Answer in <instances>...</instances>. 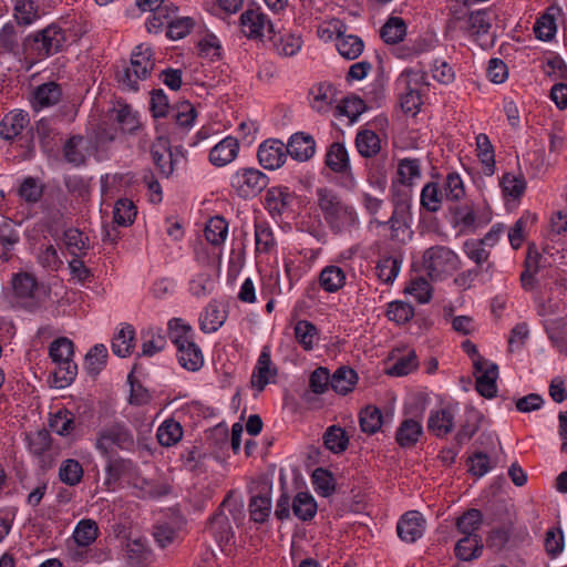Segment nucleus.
<instances>
[{"label": "nucleus", "mask_w": 567, "mask_h": 567, "mask_svg": "<svg viewBox=\"0 0 567 567\" xmlns=\"http://www.w3.org/2000/svg\"><path fill=\"white\" fill-rule=\"evenodd\" d=\"M96 451L107 460L106 473L118 478L121 472L132 465V462L115 457L117 451L134 452L136 442L132 430L123 422H114L102 427L95 439Z\"/></svg>", "instance_id": "obj_1"}, {"label": "nucleus", "mask_w": 567, "mask_h": 567, "mask_svg": "<svg viewBox=\"0 0 567 567\" xmlns=\"http://www.w3.org/2000/svg\"><path fill=\"white\" fill-rule=\"evenodd\" d=\"M101 109H91L89 115V130L92 132L96 144H105L114 141L117 127L127 133L140 127L137 112L133 109H110L102 117Z\"/></svg>", "instance_id": "obj_2"}, {"label": "nucleus", "mask_w": 567, "mask_h": 567, "mask_svg": "<svg viewBox=\"0 0 567 567\" xmlns=\"http://www.w3.org/2000/svg\"><path fill=\"white\" fill-rule=\"evenodd\" d=\"M317 204L333 234H341L358 224L354 208L342 200L331 188L319 187L316 190Z\"/></svg>", "instance_id": "obj_3"}, {"label": "nucleus", "mask_w": 567, "mask_h": 567, "mask_svg": "<svg viewBox=\"0 0 567 567\" xmlns=\"http://www.w3.org/2000/svg\"><path fill=\"white\" fill-rule=\"evenodd\" d=\"M74 343L65 337L53 340L49 347V357L55 363L53 383L55 388L69 386L78 375V364L73 361Z\"/></svg>", "instance_id": "obj_4"}, {"label": "nucleus", "mask_w": 567, "mask_h": 567, "mask_svg": "<svg viewBox=\"0 0 567 567\" xmlns=\"http://www.w3.org/2000/svg\"><path fill=\"white\" fill-rule=\"evenodd\" d=\"M155 61L152 49L140 44L132 53L131 63L117 73L118 82L130 91H137V81L145 80L153 71Z\"/></svg>", "instance_id": "obj_5"}, {"label": "nucleus", "mask_w": 567, "mask_h": 567, "mask_svg": "<svg viewBox=\"0 0 567 567\" xmlns=\"http://www.w3.org/2000/svg\"><path fill=\"white\" fill-rule=\"evenodd\" d=\"M423 267L432 280H442L460 266L458 256L446 246H433L423 254Z\"/></svg>", "instance_id": "obj_6"}, {"label": "nucleus", "mask_w": 567, "mask_h": 567, "mask_svg": "<svg viewBox=\"0 0 567 567\" xmlns=\"http://www.w3.org/2000/svg\"><path fill=\"white\" fill-rule=\"evenodd\" d=\"M65 41L64 30L60 25L51 23L35 33L29 34L23 44L25 48H31L38 56L45 58L61 52Z\"/></svg>", "instance_id": "obj_7"}, {"label": "nucleus", "mask_w": 567, "mask_h": 567, "mask_svg": "<svg viewBox=\"0 0 567 567\" xmlns=\"http://www.w3.org/2000/svg\"><path fill=\"white\" fill-rule=\"evenodd\" d=\"M453 28L460 29L468 35H481L491 29L489 14L487 11L478 10L468 12L465 3H455L451 7Z\"/></svg>", "instance_id": "obj_8"}, {"label": "nucleus", "mask_w": 567, "mask_h": 567, "mask_svg": "<svg viewBox=\"0 0 567 567\" xmlns=\"http://www.w3.org/2000/svg\"><path fill=\"white\" fill-rule=\"evenodd\" d=\"M268 183V176L255 167L238 168L230 177L233 190L245 199L257 196Z\"/></svg>", "instance_id": "obj_9"}, {"label": "nucleus", "mask_w": 567, "mask_h": 567, "mask_svg": "<svg viewBox=\"0 0 567 567\" xmlns=\"http://www.w3.org/2000/svg\"><path fill=\"white\" fill-rule=\"evenodd\" d=\"M243 504L227 496L219 506L214 516L209 519L208 528L218 543H229L234 538V532L229 517L224 513L228 508L234 520L237 522L241 516Z\"/></svg>", "instance_id": "obj_10"}, {"label": "nucleus", "mask_w": 567, "mask_h": 567, "mask_svg": "<svg viewBox=\"0 0 567 567\" xmlns=\"http://www.w3.org/2000/svg\"><path fill=\"white\" fill-rule=\"evenodd\" d=\"M393 212L389 220H375L379 226H389L391 238L396 241H404L411 221V203L408 193L398 194L393 198Z\"/></svg>", "instance_id": "obj_11"}, {"label": "nucleus", "mask_w": 567, "mask_h": 567, "mask_svg": "<svg viewBox=\"0 0 567 567\" xmlns=\"http://www.w3.org/2000/svg\"><path fill=\"white\" fill-rule=\"evenodd\" d=\"M395 89L400 106H422L426 102L424 94L429 89L419 73L403 72L395 82Z\"/></svg>", "instance_id": "obj_12"}, {"label": "nucleus", "mask_w": 567, "mask_h": 567, "mask_svg": "<svg viewBox=\"0 0 567 567\" xmlns=\"http://www.w3.org/2000/svg\"><path fill=\"white\" fill-rule=\"evenodd\" d=\"M251 494L249 502L250 518L256 523H264L271 513V483L267 478H259L251 482L249 486Z\"/></svg>", "instance_id": "obj_13"}, {"label": "nucleus", "mask_w": 567, "mask_h": 567, "mask_svg": "<svg viewBox=\"0 0 567 567\" xmlns=\"http://www.w3.org/2000/svg\"><path fill=\"white\" fill-rule=\"evenodd\" d=\"M309 95L312 97V102L322 106H367L364 101L355 94L339 97L337 89L328 82L313 85L309 91Z\"/></svg>", "instance_id": "obj_14"}, {"label": "nucleus", "mask_w": 567, "mask_h": 567, "mask_svg": "<svg viewBox=\"0 0 567 567\" xmlns=\"http://www.w3.org/2000/svg\"><path fill=\"white\" fill-rule=\"evenodd\" d=\"M473 368L476 378V391L486 399L495 398L497 394L498 365L478 357L473 361Z\"/></svg>", "instance_id": "obj_15"}, {"label": "nucleus", "mask_w": 567, "mask_h": 567, "mask_svg": "<svg viewBox=\"0 0 567 567\" xmlns=\"http://www.w3.org/2000/svg\"><path fill=\"white\" fill-rule=\"evenodd\" d=\"M241 32L248 39H260L268 33L269 38L274 34V27L266 16L257 9H247L240 16Z\"/></svg>", "instance_id": "obj_16"}, {"label": "nucleus", "mask_w": 567, "mask_h": 567, "mask_svg": "<svg viewBox=\"0 0 567 567\" xmlns=\"http://www.w3.org/2000/svg\"><path fill=\"white\" fill-rule=\"evenodd\" d=\"M333 31L336 32V48L341 56L347 60H355L364 49L361 38L353 34H347V27L339 20L331 21Z\"/></svg>", "instance_id": "obj_17"}, {"label": "nucleus", "mask_w": 567, "mask_h": 567, "mask_svg": "<svg viewBox=\"0 0 567 567\" xmlns=\"http://www.w3.org/2000/svg\"><path fill=\"white\" fill-rule=\"evenodd\" d=\"M425 520L417 511L404 513L396 524L398 536L405 543H414L422 537Z\"/></svg>", "instance_id": "obj_18"}, {"label": "nucleus", "mask_w": 567, "mask_h": 567, "mask_svg": "<svg viewBox=\"0 0 567 567\" xmlns=\"http://www.w3.org/2000/svg\"><path fill=\"white\" fill-rule=\"evenodd\" d=\"M316 153V141L312 135L305 132H298L290 136L286 144V155L298 162H307Z\"/></svg>", "instance_id": "obj_19"}, {"label": "nucleus", "mask_w": 567, "mask_h": 567, "mask_svg": "<svg viewBox=\"0 0 567 567\" xmlns=\"http://www.w3.org/2000/svg\"><path fill=\"white\" fill-rule=\"evenodd\" d=\"M277 369L272 365L269 347H264L255 365L250 383L261 392L276 377Z\"/></svg>", "instance_id": "obj_20"}, {"label": "nucleus", "mask_w": 567, "mask_h": 567, "mask_svg": "<svg viewBox=\"0 0 567 567\" xmlns=\"http://www.w3.org/2000/svg\"><path fill=\"white\" fill-rule=\"evenodd\" d=\"M257 157L265 169L280 168L284 164V142L277 138L264 141L258 147Z\"/></svg>", "instance_id": "obj_21"}, {"label": "nucleus", "mask_w": 567, "mask_h": 567, "mask_svg": "<svg viewBox=\"0 0 567 567\" xmlns=\"http://www.w3.org/2000/svg\"><path fill=\"white\" fill-rule=\"evenodd\" d=\"M239 153V143L236 137L226 136L209 151V163L215 167H224L236 159Z\"/></svg>", "instance_id": "obj_22"}, {"label": "nucleus", "mask_w": 567, "mask_h": 567, "mask_svg": "<svg viewBox=\"0 0 567 567\" xmlns=\"http://www.w3.org/2000/svg\"><path fill=\"white\" fill-rule=\"evenodd\" d=\"M324 165L336 174L351 175L350 158L344 144L333 142L328 146L324 156Z\"/></svg>", "instance_id": "obj_23"}, {"label": "nucleus", "mask_w": 567, "mask_h": 567, "mask_svg": "<svg viewBox=\"0 0 567 567\" xmlns=\"http://www.w3.org/2000/svg\"><path fill=\"white\" fill-rule=\"evenodd\" d=\"M153 116L171 117L173 121V133H184L193 127L197 117L196 109H188L185 112H176L178 109H151Z\"/></svg>", "instance_id": "obj_24"}, {"label": "nucleus", "mask_w": 567, "mask_h": 567, "mask_svg": "<svg viewBox=\"0 0 567 567\" xmlns=\"http://www.w3.org/2000/svg\"><path fill=\"white\" fill-rule=\"evenodd\" d=\"M227 311L216 300H212L199 317V328L204 333L216 332L226 321Z\"/></svg>", "instance_id": "obj_25"}, {"label": "nucleus", "mask_w": 567, "mask_h": 567, "mask_svg": "<svg viewBox=\"0 0 567 567\" xmlns=\"http://www.w3.org/2000/svg\"><path fill=\"white\" fill-rule=\"evenodd\" d=\"M151 154L154 164L159 173L168 177L174 169L173 155L169 147V141L166 137L159 136L151 147Z\"/></svg>", "instance_id": "obj_26"}, {"label": "nucleus", "mask_w": 567, "mask_h": 567, "mask_svg": "<svg viewBox=\"0 0 567 567\" xmlns=\"http://www.w3.org/2000/svg\"><path fill=\"white\" fill-rule=\"evenodd\" d=\"M29 123V115L22 109L10 111L0 122V135L10 141L19 135Z\"/></svg>", "instance_id": "obj_27"}, {"label": "nucleus", "mask_w": 567, "mask_h": 567, "mask_svg": "<svg viewBox=\"0 0 567 567\" xmlns=\"http://www.w3.org/2000/svg\"><path fill=\"white\" fill-rule=\"evenodd\" d=\"M454 415L449 409L432 410L427 420V430L437 437H443L452 432Z\"/></svg>", "instance_id": "obj_28"}, {"label": "nucleus", "mask_w": 567, "mask_h": 567, "mask_svg": "<svg viewBox=\"0 0 567 567\" xmlns=\"http://www.w3.org/2000/svg\"><path fill=\"white\" fill-rule=\"evenodd\" d=\"M179 364L188 371H198L204 364V357L200 348L195 341L176 347Z\"/></svg>", "instance_id": "obj_29"}, {"label": "nucleus", "mask_w": 567, "mask_h": 567, "mask_svg": "<svg viewBox=\"0 0 567 567\" xmlns=\"http://www.w3.org/2000/svg\"><path fill=\"white\" fill-rule=\"evenodd\" d=\"M135 347V329L132 324H122L112 340V351L121 358L128 357Z\"/></svg>", "instance_id": "obj_30"}, {"label": "nucleus", "mask_w": 567, "mask_h": 567, "mask_svg": "<svg viewBox=\"0 0 567 567\" xmlns=\"http://www.w3.org/2000/svg\"><path fill=\"white\" fill-rule=\"evenodd\" d=\"M422 434L421 423L413 419H406L398 427L395 440L401 447L408 449L414 446Z\"/></svg>", "instance_id": "obj_31"}, {"label": "nucleus", "mask_w": 567, "mask_h": 567, "mask_svg": "<svg viewBox=\"0 0 567 567\" xmlns=\"http://www.w3.org/2000/svg\"><path fill=\"white\" fill-rule=\"evenodd\" d=\"M12 285L18 298L30 302L35 301L39 285L33 275L28 272L18 274L13 277Z\"/></svg>", "instance_id": "obj_32"}, {"label": "nucleus", "mask_w": 567, "mask_h": 567, "mask_svg": "<svg viewBox=\"0 0 567 567\" xmlns=\"http://www.w3.org/2000/svg\"><path fill=\"white\" fill-rule=\"evenodd\" d=\"M559 11L557 7H549L547 11L537 19L534 25V33L537 39L549 41L554 38L557 30L556 14H558Z\"/></svg>", "instance_id": "obj_33"}, {"label": "nucleus", "mask_w": 567, "mask_h": 567, "mask_svg": "<svg viewBox=\"0 0 567 567\" xmlns=\"http://www.w3.org/2000/svg\"><path fill=\"white\" fill-rule=\"evenodd\" d=\"M358 374L349 367H340L331 375L330 386L339 394L346 395L351 392L357 383Z\"/></svg>", "instance_id": "obj_34"}, {"label": "nucleus", "mask_w": 567, "mask_h": 567, "mask_svg": "<svg viewBox=\"0 0 567 567\" xmlns=\"http://www.w3.org/2000/svg\"><path fill=\"white\" fill-rule=\"evenodd\" d=\"M483 543L480 536H464L454 548L455 556L464 561H471L481 556Z\"/></svg>", "instance_id": "obj_35"}, {"label": "nucleus", "mask_w": 567, "mask_h": 567, "mask_svg": "<svg viewBox=\"0 0 567 567\" xmlns=\"http://www.w3.org/2000/svg\"><path fill=\"white\" fill-rule=\"evenodd\" d=\"M107 349L104 344L93 346L84 358V370L87 374L96 377L105 368L107 362Z\"/></svg>", "instance_id": "obj_36"}, {"label": "nucleus", "mask_w": 567, "mask_h": 567, "mask_svg": "<svg viewBox=\"0 0 567 567\" xmlns=\"http://www.w3.org/2000/svg\"><path fill=\"white\" fill-rule=\"evenodd\" d=\"M318 504L309 492H299L292 502L293 514L301 520H310L315 517Z\"/></svg>", "instance_id": "obj_37"}, {"label": "nucleus", "mask_w": 567, "mask_h": 567, "mask_svg": "<svg viewBox=\"0 0 567 567\" xmlns=\"http://www.w3.org/2000/svg\"><path fill=\"white\" fill-rule=\"evenodd\" d=\"M137 489L135 495L141 498H157L169 494L171 487L167 484L136 477L132 484Z\"/></svg>", "instance_id": "obj_38"}, {"label": "nucleus", "mask_w": 567, "mask_h": 567, "mask_svg": "<svg viewBox=\"0 0 567 567\" xmlns=\"http://www.w3.org/2000/svg\"><path fill=\"white\" fill-rule=\"evenodd\" d=\"M50 429L60 436H69L75 430L74 414L68 409H60L51 414Z\"/></svg>", "instance_id": "obj_39"}, {"label": "nucleus", "mask_w": 567, "mask_h": 567, "mask_svg": "<svg viewBox=\"0 0 567 567\" xmlns=\"http://www.w3.org/2000/svg\"><path fill=\"white\" fill-rule=\"evenodd\" d=\"M477 156L483 164V173L486 176H492L495 172V154L494 147L486 134H478L476 136Z\"/></svg>", "instance_id": "obj_40"}, {"label": "nucleus", "mask_w": 567, "mask_h": 567, "mask_svg": "<svg viewBox=\"0 0 567 567\" xmlns=\"http://www.w3.org/2000/svg\"><path fill=\"white\" fill-rule=\"evenodd\" d=\"M323 445L334 454H340L348 449L349 436L346 431L337 425L329 426L322 436Z\"/></svg>", "instance_id": "obj_41"}, {"label": "nucleus", "mask_w": 567, "mask_h": 567, "mask_svg": "<svg viewBox=\"0 0 567 567\" xmlns=\"http://www.w3.org/2000/svg\"><path fill=\"white\" fill-rule=\"evenodd\" d=\"M62 89L55 82H47L39 85L33 92V99L38 106H54L61 101Z\"/></svg>", "instance_id": "obj_42"}, {"label": "nucleus", "mask_w": 567, "mask_h": 567, "mask_svg": "<svg viewBox=\"0 0 567 567\" xmlns=\"http://www.w3.org/2000/svg\"><path fill=\"white\" fill-rule=\"evenodd\" d=\"M156 437L162 446H173L182 440L183 427L173 419L166 420L158 426Z\"/></svg>", "instance_id": "obj_43"}, {"label": "nucleus", "mask_w": 567, "mask_h": 567, "mask_svg": "<svg viewBox=\"0 0 567 567\" xmlns=\"http://www.w3.org/2000/svg\"><path fill=\"white\" fill-rule=\"evenodd\" d=\"M346 274L338 266L324 267L319 276V284L327 292H336L343 287Z\"/></svg>", "instance_id": "obj_44"}, {"label": "nucleus", "mask_w": 567, "mask_h": 567, "mask_svg": "<svg viewBox=\"0 0 567 567\" xmlns=\"http://www.w3.org/2000/svg\"><path fill=\"white\" fill-rule=\"evenodd\" d=\"M406 34V24L399 17H390L380 30L382 40L388 44L401 42Z\"/></svg>", "instance_id": "obj_45"}, {"label": "nucleus", "mask_w": 567, "mask_h": 567, "mask_svg": "<svg viewBox=\"0 0 567 567\" xmlns=\"http://www.w3.org/2000/svg\"><path fill=\"white\" fill-rule=\"evenodd\" d=\"M315 491L322 497H329L336 492V478L333 474L323 467H317L311 474Z\"/></svg>", "instance_id": "obj_46"}, {"label": "nucleus", "mask_w": 567, "mask_h": 567, "mask_svg": "<svg viewBox=\"0 0 567 567\" xmlns=\"http://www.w3.org/2000/svg\"><path fill=\"white\" fill-rule=\"evenodd\" d=\"M168 337L175 347L194 341V330L181 318H173L167 323Z\"/></svg>", "instance_id": "obj_47"}, {"label": "nucleus", "mask_w": 567, "mask_h": 567, "mask_svg": "<svg viewBox=\"0 0 567 567\" xmlns=\"http://www.w3.org/2000/svg\"><path fill=\"white\" fill-rule=\"evenodd\" d=\"M205 238L214 246L221 245L228 235V223L221 216L212 217L205 227Z\"/></svg>", "instance_id": "obj_48"}, {"label": "nucleus", "mask_w": 567, "mask_h": 567, "mask_svg": "<svg viewBox=\"0 0 567 567\" xmlns=\"http://www.w3.org/2000/svg\"><path fill=\"white\" fill-rule=\"evenodd\" d=\"M29 452L35 457H42L52 444L50 433L42 429L25 435Z\"/></svg>", "instance_id": "obj_49"}, {"label": "nucleus", "mask_w": 567, "mask_h": 567, "mask_svg": "<svg viewBox=\"0 0 567 567\" xmlns=\"http://www.w3.org/2000/svg\"><path fill=\"white\" fill-rule=\"evenodd\" d=\"M13 16L20 25H30L40 18L39 7L33 0H17Z\"/></svg>", "instance_id": "obj_50"}, {"label": "nucleus", "mask_w": 567, "mask_h": 567, "mask_svg": "<svg viewBox=\"0 0 567 567\" xmlns=\"http://www.w3.org/2000/svg\"><path fill=\"white\" fill-rule=\"evenodd\" d=\"M443 194L437 183L430 182L424 185L421 192V207L430 213H436L441 209Z\"/></svg>", "instance_id": "obj_51"}, {"label": "nucleus", "mask_w": 567, "mask_h": 567, "mask_svg": "<svg viewBox=\"0 0 567 567\" xmlns=\"http://www.w3.org/2000/svg\"><path fill=\"white\" fill-rule=\"evenodd\" d=\"M99 535L97 524L93 519L80 520L73 532L74 542L81 546H90Z\"/></svg>", "instance_id": "obj_52"}, {"label": "nucleus", "mask_w": 567, "mask_h": 567, "mask_svg": "<svg viewBox=\"0 0 567 567\" xmlns=\"http://www.w3.org/2000/svg\"><path fill=\"white\" fill-rule=\"evenodd\" d=\"M295 337L298 343L306 350H312L318 339L317 327L307 320H299L295 324Z\"/></svg>", "instance_id": "obj_53"}, {"label": "nucleus", "mask_w": 567, "mask_h": 567, "mask_svg": "<svg viewBox=\"0 0 567 567\" xmlns=\"http://www.w3.org/2000/svg\"><path fill=\"white\" fill-rule=\"evenodd\" d=\"M137 210L134 203L128 198L118 199L113 209V220L118 226H130L136 217Z\"/></svg>", "instance_id": "obj_54"}, {"label": "nucleus", "mask_w": 567, "mask_h": 567, "mask_svg": "<svg viewBox=\"0 0 567 567\" xmlns=\"http://www.w3.org/2000/svg\"><path fill=\"white\" fill-rule=\"evenodd\" d=\"M355 146L363 157H372L380 151V138L373 131H362L357 134Z\"/></svg>", "instance_id": "obj_55"}, {"label": "nucleus", "mask_w": 567, "mask_h": 567, "mask_svg": "<svg viewBox=\"0 0 567 567\" xmlns=\"http://www.w3.org/2000/svg\"><path fill=\"white\" fill-rule=\"evenodd\" d=\"M401 264L402 260L396 257L385 256L381 258L375 267L379 279L384 284H392L400 272Z\"/></svg>", "instance_id": "obj_56"}, {"label": "nucleus", "mask_w": 567, "mask_h": 567, "mask_svg": "<svg viewBox=\"0 0 567 567\" xmlns=\"http://www.w3.org/2000/svg\"><path fill=\"white\" fill-rule=\"evenodd\" d=\"M59 477L64 484L75 486L83 477V467L79 461L68 458L60 465Z\"/></svg>", "instance_id": "obj_57"}, {"label": "nucleus", "mask_w": 567, "mask_h": 567, "mask_svg": "<svg viewBox=\"0 0 567 567\" xmlns=\"http://www.w3.org/2000/svg\"><path fill=\"white\" fill-rule=\"evenodd\" d=\"M482 522L481 511L471 508L456 519V527L465 536H477L475 532L480 528Z\"/></svg>", "instance_id": "obj_58"}, {"label": "nucleus", "mask_w": 567, "mask_h": 567, "mask_svg": "<svg viewBox=\"0 0 567 567\" xmlns=\"http://www.w3.org/2000/svg\"><path fill=\"white\" fill-rule=\"evenodd\" d=\"M64 240L70 254L74 257L80 256L82 252L85 254L90 248L89 237L76 228L65 230Z\"/></svg>", "instance_id": "obj_59"}, {"label": "nucleus", "mask_w": 567, "mask_h": 567, "mask_svg": "<svg viewBox=\"0 0 567 567\" xmlns=\"http://www.w3.org/2000/svg\"><path fill=\"white\" fill-rule=\"evenodd\" d=\"M83 137L80 135L71 136L63 146L64 159L73 166H81L85 163V155L81 150Z\"/></svg>", "instance_id": "obj_60"}, {"label": "nucleus", "mask_w": 567, "mask_h": 567, "mask_svg": "<svg viewBox=\"0 0 567 567\" xmlns=\"http://www.w3.org/2000/svg\"><path fill=\"white\" fill-rule=\"evenodd\" d=\"M382 425V413L377 406H367L360 412V427L368 434L377 433Z\"/></svg>", "instance_id": "obj_61"}, {"label": "nucleus", "mask_w": 567, "mask_h": 567, "mask_svg": "<svg viewBox=\"0 0 567 567\" xmlns=\"http://www.w3.org/2000/svg\"><path fill=\"white\" fill-rule=\"evenodd\" d=\"M166 346V338L162 334L161 329H150L143 337L142 354L152 357L162 351Z\"/></svg>", "instance_id": "obj_62"}, {"label": "nucleus", "mask_w": 567, "mask_h": 567, "mask_svg": "<svg viewBox=\"0 0 567 567\" xmlns=\"http://www.w3.org/2000/svg\"><path fill=\"white\" fill-rule=\"evenodd\" d=\"M414 316L413 307L404 301H392L388 306L386 317L398 324L410 321Z\"/></svg>", "instance_id": "obj_63"}, {"label": "nucleus", "mask_w": 567, "mask_h": 567, "mask_svg": "<svg viewBox=\"0 0 567 567\" xmlns=\"http://www.w3.org/2000/svg\"><path fill=\"white\" fill-rule=\"evenodd\" d=\"M265 207L274 218L282 217L284 188L281 186H275L267 190L265 196Z\"/></svg>", "instance_id": "obj_64"}]
</instances>
